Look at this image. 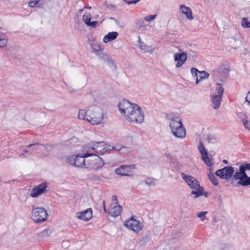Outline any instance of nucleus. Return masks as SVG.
Masks as SVG:
<instances>
[{
	"mask_svg": "<svg viewBox=\"0 0 250 250\" xmlns=\"http://www.w3.org/2000/svg\"><path fill=\"white\" fill-rule=\"evenodd\" d=\"M130 106H132V104L126 100H123L119 103L118 107L123 116H124L125 117H126V111Z\"/></svg>",
	"mask_w": 250,
	"mask_h": 250,
	"instance_id": "obj_16",
	"label": "nucleus"
},
{
	"mask_svg": "<svg viewBox=\"0 0 250 250\" xmlns=\"http://www.w3.org/2000/svg\"><path fill=\"white\" fill-rule=\"evenodd\" d=\"M180 9L182 13L186 16L188 19L192 20L193 19L192 12L189 7L186 6L185 4L180 5Z\"/></svg>",
	"mask_w": 250,
	"mask_h": 250,
	"instance_id": "obj_18",
	"label": "nucleus"
},
{
	"mask_svg": "<svg viewBox=\"0 0 250 250\" xmlns=\"http://www.w3.org/2000/svg\"><path fill=\"white\" fill-rule=\"evenodd\" d=\"M182 176L191 188L196 190L200 187L199 182L193 176L186 175L184 173H182Z\"/></svg>",
	"mask_w": 250,
	"mask_h": 250,
	"instance_id": "obj_12",
	"label": "nucleus"
},
{
	"mask_svg": "<svg viewBox=\"0 0 250 250\" xmlns=\"http://www.w3.org/2000/svg\"><path fill=\"white\" fill-rule=\"evenodd\" d=\"M76 217L79 220L88 221L92 217V210L89 208L84 211L77 212Z\"/></svg>",
	"mask_w": 250,
	"mask_h": 250,
	"instance_id": "obj_15",
	"label": "nucleus"
},
{
	"mask_svg": "<svg viewBox=\"0 0 250 250\" xmlns=\"http://www.w3.org/2000/svg\"><path fill=\"white\" fill-rule=\"evenodd\" d=\"M208 177L212 184L214 186H218L219 184L217 178L213 173H210L208 174Z\"/></svg>",
	"mask_w": 250,
	"mask_h": 250,
	"instance_id": "obj_29",
	"label": "nucleus"
},
{
	"mask_svg": "<svg viewBox=\"0 0 250 250\" xmlns=\"http://www.w3.org/2000/svg\"><path fill=\"white\" fill-rule=\"evenodd\" d=\"M199 73H200V79H198V77H197L196 81V83L197 84L202 80L207 79L209 76V74L205 71H200Z\"/></svg>",
	"mask_w": 250,
	"mask_h": 250,
	"instance_id": "obj_27",
	"label": "nucleus"
},
{
	"mask_svg": "<svg viewBox=\"0 0 250 250\" xmlns=\"http://www.w3.org/2000/svg\"><path fill=\"white\" fill-rule=\"evenodd\" d=\"M25 154H27L28 155V153H24V152L22 153H21L19 154V157L20 158H24L26 157Z\"/></svg>",
	"mask_w": 250,
	"mask_h": 250,
	"instance_id": "obj_54",
	"label": "nucleus"
},
{
	"mask_svg": "<svg viewBox=\"0 0 250 250\" xmlns=\"http://www.w3.org/2000/svg\"><path fill=\"white\" fill-rule=\"evenodd\" d=\"M89 113L88 118L86 119V121L92 125H97L101 123L103 119V114L99 109L97 108L92 111L89 110Z\"/></svg>",
	"mask_w": 250,
	"mask_h": 250,
	"instance_id": "obj_5",
	"label": "nucleus"
},
{
	"mask_svg": "<svg viewBox=\"0 0 250 250\" xmlns=\"http://www.w3.org/2000/svg\"><path fill=\"white\" fill-rule=\"evenodd\" d=\"M223 162L224 163H225V164H228V161L227 160H224L223 161Z\"/></svg>",
	"mask_w": 250,
	"mask_h": 250,
	"instance_id": "obj_58",
	"label": "nucleus"
},
{
	"mask_svg": "<svg viewBox=\"0 0 250 250\" xmlns=\"http://www.w3.org/2000/svg\"><path fill=\"white\" fill-rule=\"evenodd\" d=\"M105 61H106L107 62L108 64L109 65L110 67L116 66L113 60L111 57L108 56L107 58H106Z\"/></svg>",
	"mask_w": 250,
	"mask_h": 250,
	"instance_id": "obj_39",
	"label": "nucleus"
},
{
	"mask_svg": "<svg viewBox=\"0 0 250 250\" xmlns=\"http://www.w3.org/2000/svg\"><path fill=\"white\" fill-rule=\"evenodd\" d=\"M95 142L96 148V154H97L98 155L99 154L102 153V152H101L102 149L104 146L106 145V144H105V142H103V141L100 142Z\"/></svg>",
	"mask_w": 250,
	"mask_h": 250,
	"instance_id": "obj_25",
	"label": "nucleus"
},
{
	"mask_svg": "<svg viewBox=\"0 0 250 250\" xmlns=\"http://www.w3.org/2000/svg\"><path fill=\"white\" fill-rule=\"evenodd\" d=\"M234 167L231 166H226L223 168L217 170L215 174L222 179L229 180L234 173Z\"/></svg>",
	"mask_w": 250,
	"mask_h": 250,
	"instance_id": "obj_6",
	"label": "nucleus"
},
{
	"mask_svg": "<svg viewBox=\"0 0 250 250\" xmlns=\"http://www.w3.org/2000/svg\"><path fill=\"white\" fill-rule=\"evenodd\" d=\"M98 23V21H93L91 22L90 21L88 23V24H87L88 26L92 27H96V25Z\"/></svg>",
	"mask_w": 250,
	"mask_h": 250,
	"instance_id": "obj_47",
	"label": "nucleus"
},
{
	"mask_svg": "<svg viewBox=\"0 0 250 250\" xmlns=\"http://www.w3.org/2000/svg\"><path fill=\"white\" fill-rule=\"evenodd\" d=\"M200 72L197 68H192L191 69V73L193 76L198 77L197 75L198 73Z\"/></svg>",
	"mask_w": 250,
	"mask_h": 250,
	"instance_id": "obj_45",
	"label": "nucleus"
},
{
	"mask_svg": "<svg viewBox=\"0 0 250 250\" xmlns=\"http://www.w3.org/2000/svg\"><path fill=\"white\" fill-rule=\"evenodd\" d=\"M92 48L95 54L99 52H102L104 49L100 45H94L92 46Z\"/></svg>",
	"mask_w": 250,
	"mask_h": 250,
	"instance_id": "obj_34",
	"label": "nucleus"
},
{
	"mask_svg": "<svg viewBox=\"0 0 250 250\" xmlns=\"http://www.w3.org/2000/svg\"><path fill=\"white\" fill-rule=\"evenodd\" d=\"M84 148L87 151H93L95 153L94 154H96L95 142H91V143L88 144Z\"/></svg>",
	"mask_w": 250,
	"mask_h": 250,
	"instance_id": "obj_28",
	"label": "nucleus"
},
{
	"mask_svg": "<svg viewBox=\"0 0 250 250\" xmlns=\"http://www.w3.org/2000/svg\"><path fill=\"white\" fill-rule=\"evenodd\" d=\"M90 159L86 160V168L97 170L102 168L104 164L102 158L97 154L91 153Z\"/></svg>",
	"mask_w": 250,
	"mask_h": 250,
	"instance_id": "obj_3",
	"label": "nucleus"
},
{
	"mask_svg": "<svg viewBox=\"0 0 250 250\" xmlns=\"http://www.w3.org/2000/svg\"><path fill=\"white\" fill-rule=\"evenodd\" d=\"M96 55L98 56L100 59L104 61L106 58H107L108 57V56L106 54L103 53L102 51L97 53Z\"/></svg>",
	"mask_w": 250,
	"mask_h": 250,
	"instance_id": "obj_42",
	"label": "nucleus"
},
{
	"mask_svg": "<svg viewBox=\"0 0 250 250\" xmlns=\"http://www.w3.org/2000/svg\"><path fill=\"white\" fill-rule=\"evenodd\" d=\"M156 17V15H149L148 16H146L145 18V19L146 21H150L152 20H153L155 17Z\"/></svg>",
	"mask_w": 250,
	"mask_h": 250,
	"instance_id": "obj_46",
	"label": "nucleus"
},
{
	"mask_svg": "<svg viewBox=\"0 0 250 250\" xmlns=\"http://www.w3.org/2000/svg\"><path fill=\"white\" fill-rule=\"evenodd\" d=\"M75 160V157H74V156H68L66 158V162L69 164L71 165H72L74 166V161Z\"/></svg>",
	"mask_w": 250,
	"mask_h": 250,
	"instance_id": "obj_36",
	"label": "nucleus"
},
{
	"mask_svg": "<svg viewBox=\"0 0 250 250\" xmlns=\"http://www.w3.org/2000/svg\"><path fill=\"white\" fill-rule=\"evenodd\" d=\"M198 148L201 154V158L205 164L208 167H211L212 165L211 160L208 156V151L201 141H200Z\"/></svg>",
	"mask_w": 250,
	"mask_h": 250,
	"instance_id": "obj_8",
	"label": "nucleus"
},
{
	"mask_svg": "<svg viewBox=\"0 0 250 250\" xmlns=\"http://www.w3.org/2000/svg\"><path fill=\"white\" fill-rule=\"evenodd\" d=\"M167 158L168 159H169V160H171L172 159V155H170L169 154H167Z\"/></svg>",
	"mask_w": 250,
	"mask_h": 250,
	"instance_id": "obj_56",
	"label": "nucleus"
},
{
	"mask_svg": "<svg viewBox=\"0 0 250 250\" xmlns=\"http://www.w3.org/2000/svg\"><path fill=\"white\" fill-rule=\"evenodd\" d=\"M178 117L175 118L170 124V127L173 135L179 138H184L186 135V129L181 120H178Z\"/></svg>",
	"mask_w": 250,
	"mask_h": 250,
	"instance_id": "obj_1",
	"label": "nucleus"
},
{
	"mask_svg": "<svg viewBox=\"0 0 250 250\" xmlns=\"http://www.w3.org/2000/svg\"><path fill=\"white\" fill-rule=\"evenodd\" d=\"M245 166L244 165V164H242V165H241L239 167V171L240 172H242V171H246V169L245 168Z\"/></svg>",
	"mask_w": 250,
	"mask_h": 250,
	"instance_id": "obj_51",
	"label": "nucleus"
},
{
	"mask_svg": "<svg viewBox=\"0 0 250 250\" xmlns=\"http://www.w3.org/2000/svg\"><path fill=\"white\" fill-rule=\"evenodd\" d=\"M191 194L195 195V198L198 197L200 196L204 195L206 197H208V192H204V189L203 187H200L196 190H192Z\"/></svg>",
	"mask_w": 250,
	"mask_h": 250,
	"instance_id": "obj_22",
	"label": "nucleus"
},
{
	"mask_svg": "<svg viewBox=\"0 0 250 250\" xmlns=\"http://www.w3.org/2000/svg\"><path fill=\"white\" fill-rule=\"evenodd\" d=\"M140 48L142 50H145L146 52H149L151 50L150 47L147 45L141 44L140 45Z\"/></svg>",
	"mask_w": 250,
	"mask_h": 250,
	"instance_id": "obj_43",
	"label": "nucleus"
},
{
	"mask_svg": "<svg viewBox=\"0 0 250 250\" xmlns=\"http://www.w3.org/2000/svg\"><path fill=\"white\" fill-rule=\"evenodd\" d=\"M51 230L50 229H46L42 231L40 235L41 237H48L51 233Z\"/></svg>",
	"mask_w": 250,
	"mask_h": 250,
	"instance_id": "obj_33",
	"label": "nucleus"
},
{
	"mask_svg": "<svg viewBox=\"0 0 250 250\" xmlns=\"http://www.w3.org/2000/svg\"><path fill=\"white\" fill-rule=\"evenodd\" d=\"M135 216H132L129 220L125 221L124 225L126 228L134 231H139L142 229L140 222L134 219Z\"/></svg>",
	"mask_w": 250,
	"mask_h": 250,
	"instance_id": "obj_9",
	"label": "nucleus"
},
{
	"mask_svg": "<svg viewBox=\"0 0 250 250\" xmlns=\"http://www.w3.org/2000/svg\"><path fill=\"white\" fill-rule=\"evenodd\" d=\"M118 35V33L117 32H109L104 37L103 42L105 43H108V42L116 39Z\"/></svg>",
	"mask_w": 250,
	"mask_h": 250,
	"instance_id": "obj_21",
	"label": "nucleus"
},
{
	"mask_svg": "<svg viewBox=\"0 0 250 250\" xmlns=\"http://www.w3.org/2000/svg\"><path fill=\"white\" fill-rule=\"evenodd\" d=\"M208 211H201L197 213V217L200 218L201 220L204 221L206 219V214Z\"/></svg>",
	"mask_w": 250,
	"mask_h": 250,
	"instance_id": "obj_37",
	"label": "nucleus"
},
{
	"mask_svg": "<svg viewBox=\"0 0 250 250\" xmlns=\"http://www.w3.org/2000/svg\"><path fill=\"white\" fill-rule=\"evenodd\" d=\"M233 177L231 178V183H233V180H240V171H236L232 175Z\"/></svg>",
	"mask_w": 250,
	"mask_h": 250,
	"instance_id": "obj_35",
	"label": "nucleus"
},
{
	"mask_svg": "<svg viewBox=\"0 0 250 250\" xmlns=\"http://www.w3.org/2000/svg\"><path fill=\"white\" fill-rule=\"evenodd\" d=\"M88 178L90 180L95 182L98 181L100 179L99 177L95 174H90L89 175Z\"/></svg>",
	"mask_w": 250,
	"mask_h": 250,
	"instance_id": "obj_41",
	"label": "nucleus"
},
{
	"mask_svg": "<svg viewBox=\"0 0 250 250\" xmlns=\"http://www.w3.org/2000/svg\"><path fill=\"white\" fill-rule=\"evenodd\" d=\"M229 68L220 67L218 68L217 69L213 70L212 72L215 75L220 74L222 76L226 77L229 75Z\"/></svg>",
	"mask_w": 250,
	"mask_h": 250,
	"instance_id": "obj_23",
	"label": "nucleus"
},
{
	"mask_svg": "<svg viewBox=\"0 0 250 250\" xmlns=\"http://www.w3.org/2000/svg\"><path fill=\"white\" fill-rule=\"evenodd\" d=\"M111 147H112L111 149L115 150L116 151H119L122 148V147L120 146H112Z\"/></svg>",
	"mask_w": 250,
	"mask_h": 250,
	"instance_id": "obj_52",
	"label": "nucleus"
},
{
	"mask_svg": "<svg viewBox=\"0 0 250 250\" xmlns=\"http://www.w3.org/2000/svg\"><path fill=\"white\" fill-rule=\"evenodd\" d=\"M117 204H118L117 197L116 195H114L113 196L112 203L111 204H112L113 206H114V205H116Z\"/></svg>",
	"mask_w": 250,
	"mask_h": 250,
	"instance_id": "obj_50",
	"label": "nucleus"
},
{
	"mask_svg": "<svg viewBox=\"0 0 250 250\" xmlns=\"http://www.w3.org/2000/svg\"><path fill=\"white\" fill-rule=\"evenodd\" d=\"M91 153L86 152L83 155L78 154L75 156V160L74 161V166L80 168H86V160L91 155Z\"/></svg>",
	"mask_w": 250,
	"mask_h": 250,
	"instance_id": "obj_10",
	"label": "nucleus"
},
{
	"mask_svg": "<svg viewBox=\"0 0 250 250\" xmlns=\"http://www.w3.org/2000/svg\"><path fill=\"white\" fill-rule=\"evenodd\" d=\"M174 59L175 62H177L176 67L179 68L183 65L187 60V53L185 52L176 53L174 55Z\"/></svg>",
	"mask_w": 250,
	"mask_h": 250,
	"instance_id": "obj_13",
	"label": "nucleus"
},
{
	"mask_svg": "<svg viewBox=\"0 0 250 250\" xmlns=\"http://www.w3.org/2000/svg\"><path fill=\"white\" fill-rule=\"evenodd\" d=\"M242 26L246 28H250V21L247 18H243L242 20Z\"/></svg>",
	"mask_w": 250,
	"mask_h": 250,
	"instance_id": "obj_32",
	"label": "nucleus"
},
{
	"mask_svg": "<svg viewBox=\"0 0 250 250\" xmlns=\"http://www.w3.org/2000/svg\"><path fill=\"white\" fill-rule=\"evenodd\" d=\"M104 203H105V202H104H104H103L104 209V211L105 212H106V208H105V207Z\"/></svg>",
	"mask_w": 250,
	"mask_h": 250,
	"instance_id": "obj_57",
	"label": "nucleus"
},
{
	"mask_svg": "<svg viewBox=\"0 0 250 250\" xmlns=\"http://www.w3.org/2000/svg\"><path fill=\"white\" fill-rule=\"evenodd\" d=\"M243 125L245 127V128L250 130V128L248 126V122L247 120V118H244L243 119Z\"/></svg>",
	"mask_w": 250,
	"mask_h": 250,
	"instance_id": "obj_48",
	"label": "nucleus"
},
{
	"mask_svg": "<svg viewBox=\"0 0 250 250\" xmlns=\"http://www.w3.org/2000/svg\"><path fill=\"white\" fill-rule=\"evenodd\" d=\"M240 179L238 182V184L243 187H247L250 177L248 176L246 171L240 172Z\"/></svg>",
	"mask_w": 250,
	"mask_h": 250,
	"instance_id": "obj_19",
	"label": "nucleus"
},
{
	"mask_svg": "<svg viewBox=\"0 0 250 250\" xmlns=\"http://www.w3.org/2000/svg\"><path fill=\"white\" fill-rule=\"evenodd\" d=\"M7 42H8V40L7 39L1 38V37L0 36V47H5L7 45Z\"/></svg>",
	"mask_w": 250,
	"mask_h": 250,
	"instance_id": "obj_40",
	"label": "nucleus"
},
{
	"mask_svg": "<svg viewBox=\"0 0 250 250\" xmlns=\"http://www.w3.org/2000/svg\"><path fill=\"white\" fill-rule=\"evenodd\" d=\"M48 147L51 148L52 146L49 145L45 146L39 143L32 144L26 146L23 151L24 153H28V155H30L33 154L34 153H38L37 151L42 150L43 148H48Z\"/></svg>",
	"mask_w": 250,
	"mask_h": 250,
	"instance_id": "obj_7",
	"label": "nucleus"
},
{
	"mask_svg": "<svg viewBox=\"0 0 250 250\" xmlns=\"http://www.w3.org/2000/svg\"><path fill=\"white\" fill-rule=\"evenodd\" d=\"M48 185L46 183L43 182L39 185L34 187L30 193V196L32 197H37L39 195L46 192V188Z\"/></svg>",
	"mask_w": 250,
	"mask_h": 250,
	"instance_id": "obj_11",
	"label": "nucleus"
},
{
	"mask_svg": "<svg viewBox=\"0 0 250 250\" xmlns=\"http://www.w3.org/2000/svg\"><path fill=\"white\" fill-rule=\"evenodd\" d=\"M38 1L37 0H33V1H30L29 2V6L31 7H34V6H36V5L37 4H38Z\"/></svg>",
	"mask_w": 250,
	"mask_h": 250,
	"instance_id": "obj_49",
	"label": "nucleus"
},
{
	"mask_svg": "<svg viewBox=\"0 0 250 250\" xmlns=\"http://www.w3.org/2000/svg\"><path fill=\"white\" fill-rule=\"evenodd\" d=\"M135 168V165L134 164L130 165H123L120 167L117 168L115 170V172L117 174L121 176H128L129 175L128 172H129V170L131 169H134Z\"/></svg>",
	"mask_w": 250,
	"mask_h": 250,
	"instance_id": "obj_14",
	"label": "nucleus"
},
{
	"mask_svg": "<svg viewBox=\"0 0 250 250\" xmlns=\"http://www.w3.org/2000/svg\"><path fill=\"white\" fill-rule=\"evenodd\" d=\"M48 214L46 210L42 207L34 208L33 206L32 217L36 223L43 222L47 220Z\"/></svg>",
	"mask_w": 250,
	"mask_h": 250,
	"instance_id": "obj_4",
	"label": "nucleus"
},
{
	"mask_svg": "<svg viewBox=\"0 0 250 250\" xmlns=\"http://www.w3.org/2000/svg\"><path fill=\"white\" fill-rule=\"evenodd\" d=\"M89 112V110H88L87 111H85L84 110L80 109L79 110V112L78 114V118L80 119H83V120H86V118H88V115Z\"/></svg>",
	"mask_w": 250,
	"mask_h": 250,
	"instance_id": "obj_26",
	"label": "nucleus"
},
{
	"mask_svg": "<svg viewBox=\"0 0 250 250\" xmlns=\"http://www.w3.org/2000/svg\"><path fill=\"white\" fill-rule=\"evenodd\" d=\"M135 105H138V104H132V106H130L126 110V114H131L132 112H133V111L136 108V107H135Z\"/></svg>",
	"mask_w": 250,
	"mask_h": 250,
	"instance_id": "obj_38",
	"label": "nucleus"
},
{
	"mask_svg": "<svg viewBox=\"0 0 250 250\" xmlns=\"http://www.w3.org/2000/svg\"><path fill=\"white\" fill-rule=\"evenodd\" d=\"M136 108L131 114H126L125 118L129 122L140 124L143 122L145 118L144 112L140 106L135 105Z\"/></svg>",
	"mask_w": 250,
	"mask_h": 250,
	"instance_id": "obj_2",
	"label": "nucleus"
},
{
	"mask_svg": "<svg viewBox=\"0 0 250 250\" xmlns=\"http://www.w3.org/2000/svg\"><path fill=\"white\" fill-rule=\"evenodd\" d=\"M91 19V15L89 13H85L83 17V20L85 24H88Z\"/></svg>",
	"mask_w": 250,
	"mask_h": 250,
	"instance_id": "obj_31",
	"label": "nucleus"
},
{
	"mask_svg": "<svg viewBox=\"0 0 250 250\" xmlns=\"http://www.w3.org/2000/svg\"><path fill=\"white\" fill-rule=\"evenodd\" d=\"M126 3L127 4H136V2L135 1V0H132V1H128V2H126Z\"/></svg>",
	"mask_w": 250,
	"mask_h": 250,
	"instance_id": "obj_55",
	"label": "nucleus"
},
{
	"mask_svg": "<svg viewBox=\"0 0 250 250\" xmlns=\"http://www.w3.org/2000/svg\"><path fill=\"white\" fill-rule=\"evenodd\" d=\"M222 99V97L217 96L215 95H213V96L212 97L211 101L212 106L214 109H217L220 107Z\"/></svg>",
	"mask_w": 250,
	"mask_h": 250,
	"instance_id": "obj_20",
	"label": "nucleus"
},
{
	"mask_svg": "<svg viewBox=\"0 0 250 250\" xmlns=\"http://www.w3.org/2000/svg\"><path fill=\"white\" fill-rule=\"evenodd\" d=\"M110 147H111V146H109V148H107V146H106V145L105 146H104L102 149L101 152H102V153L99 154V155H103L105 153L108 152L109 150H111Z\"/></svg>",
	"mask_w": 250,
	"mask_h": 250,
	"instance_id": "obj_44",
	"label": "nucleus"
},
{
	"mask_svg": "<svg viewBox=\"0 0 250 250\" xmlns=\"http://www.w3.org/2000/svg\"><path fill=\"white\" fill-rule=\"evenodd\" d=\"M155 179L152 177H147L145 179V183L149 186L154 187L156 185Z\"/></svg>",
	"mask_w": 250,
	"mask_h": 250,
	"instance_id": "obj_30",
	"label": "nucleus"
},
{
	"mask_svg": "<svg viewBox=\"0 0 250 250\" xmlns=\"http://www.w3.org/2000/svg\"><path fill=\"white\" fill-rule=\"evenodd\" d=\"M122 209V208L121 206H113L112 204H111L110 205V209H109L108 214L112 217H116L120 215Z\"/></svg>",
	"mask_w": 250,
	"mask_h": 250,
	"instance_id": "obj_17",
	"label": "nucleus"
},
{
	"mask_svg": "<svg viewBox=\"0 0 250 250\" xmlns=\"http://www.w3.org/2000/svg\"><path fill=\"white\" fill-rule=\"evenodd\" d=\"M140 0H135V1L136 2V3H137L138 2L140 1Z\"/></svg>",
	"mask_w": 250,
	"mask_h": 250,
	"instance_id": "obj_59",
	"label": "nucleus"
},
{
	"mask_svg": "<svg viewBox=\"0 0 250 250\" xmlns=\"http://www.w3.org/2000/svg\"><path fill=\"white\" fill-rule=\"evenodd\" d=\"M224 88L222 86V84L217 83L216 84L215 87V93L214 95L222 97L223 94L224 92Z\"/></svg>",
	"mask_w": 250,
	"mask_h": 250,
	"instance_id": "obj_24",
	"label": "nucleus"
},
{
	"mask_svg": "<svg viewBox=\"0 0 250 250\" xmlns=\"http://www.w3.org/2000/svg\"><path fill=\"white\" fill-rule=\"evenodd\" d=\"M124 0V1L126 3V2H128V1H127V0Z\"/></svg>",
	"mask_w": 250,
	"mask_h": 250,
	"instance_id": "obj_60",
	"label": "nucleus"
},
{
	"mask_svg": "<svg viewBox=\"0 0 250 250\" xmlns=\"http://www.w3.org/2000/svg\"><path fill=\"white\" fill-rule=\"evenodd\" d=\"M245 166V168L246 169V170H250V163H244Z\"/></svg>",
	"mask_w": 250,
	"mask_h": 250,
	"instance_id": "obj_53",
	"label": "nucleus"
}]
</instances>
